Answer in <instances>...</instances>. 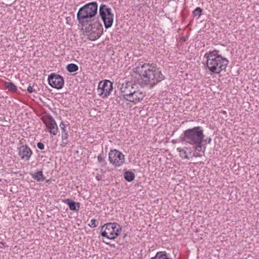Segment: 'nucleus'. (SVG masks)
Here are the masks:
<instances>
[{
	"instance_id": "obj_12",
	"label": "nucleus",
	"mask_w": 259,
	"mask_h": 259,
	"mask_svg": "<svg viewBox=\"0 0 259 259\" xmlns=\"http://www.w3.org/2000/svg\"><path fill=\"white\" fill-rule=\"evenodd\" d=\"M181 158L184 159H189L192 157V150L190 147H179L177 149Z\"/></svg>"
},
{
	"instance_id": "obj_34",
	"label": "nucleus",
	"mask_w": 259,
	"mask_h": 259,
	"mask_svg": "<svg viewBox=\"0 0 259 259\" xmlns=\"http://www.w3.org/2000/svg\"><path fill=\"white\" fill-rule=\"evenodd\" d=\"M1 244H2L3 245H4V243L3 242H1Z\"/></svg>"
},
{
	"instance_id": "obj_33",
	"label": "nucleus",
	"mask_w": 259,
	"mask_h": 259,
	"mask_svg": "<svg viewBox=\"0 0 259 259\" xmlns=\"http://www.w3.org/2000/svg\"><path fill=\"white\" fill-rule=\"evenodd\" d=\"M257 143L259 144V140L257 141Z\"/></svg>"
},
{
	"instance_id": "obj_28",
	"label": "nucleus",
	"mask_w": 259,
	"mask_h": 259,
	"mask_svg": "<svg viewBox=\"0 0 259 259\" xmlns=\"http://www.w3.org/2000/svg\"><path fill=\"white\" fill-rule=\"evenodd\" d=\"M37 148L40 150H43L45 148V145L42 143L38 142L37 144Z\"/></svg>"
},
{
	"instance_id": "obj_7",
	"label": "nucleus",
	"mask_w": 259,
	"mask_h": 259,
	"mask_svg": "<svg viewBox=\"0 0 259 259\" xmlns=\"http://www.w3.org/2000/svg\"><path fill=\"white\" fill-rule=\"evenodd\" d=\"M113 90V83L108 80H102L99 82L97 88L99 96L102 98L108 97Z\"/></svg>"
},
{
	"instance_id": "obj_4",
	"label": "nucleus",
	"mask_w": 259,
	"mask_h": 259,
	"mask_svg": "<svg viewBox=\"0 0 259 259\" xmlns=\"http://www.w3.org/2000/svg\"><path fill=\"white\" fill-rule=\"evenodd\" d=\"M98 4L96 2L86 4L79 8L77 13L78 23L81 25L88 24L97 14Z\"/></svg>"
},
{
	"instance_id": "obj_10",
	"label": "nucleus",
	"mask_w": 259,
	"mask_h": 259,
	"mask_svg": "<svg viewBox=\"0 0 259 259\" xmlns=\"http://www.w3.org/2000/svg\"><path fill=\"white\" fill-rule=\"evenodd\" d=\"M18 155L21 159L29 161L33 154L30 148L27 145H24L18 148Z\"/></svg>"
},
{
	"instance_id": "obj_6",
	"label": "nucleus",
	"mask_w": 259,
	"mask_h": 259,
	"mask_svg": "<svg viewBox=\"0 0 259 259\" xmlns=\"http://www.w3.org/2000/svg\"><path fill=\"white\" fill-rule=\"evenodd\" d=\"M99 15L103 21L105 28H110L113 22L114 14L111 9L105 4H101L99 7Z\"/></svg>"
},
{
	"instance_id": "obj_30",
	"label": "nucleus",
	"mask_w": 259,
	"mask_h": 259,
	"mask_svg": "<svg viewBox=\"0 0 259 259\" xmlns=\"http://www.w3.org/2000/svg\"><path fill=\"white\" fill-rule=\"evenodd\" d=\"M96 179L98 181H100L102 179V175L99 174H97L96 176Z\"/></svg>"
},
{
	"instance_id": "obj_25",
	"label": "nucleus",
	"mask_w": 259,
	"mask_h": 259,
	"mask_svg": "<svg viewBox=\"0 0 259 259\" xmlns=\"http://www.w3.org/2000/svg\"><path fill=\"white\" fill-rule=\"evenodd\" d=\"M202 9L200 7H197L193 11V14L194 16H198L200 17L201 15Z\"/></svg>"
},
{
	"instance_id": "obj_3",
	"label": "nucleus",
	"mask_w": 259,
	"mask_h": 259,
	"mask_svg": "<svg viewBox=\"0 0 259 259\" xmlns=\"http://www.w3.org/2000/svg\"><path fill=\"white\" fill-rule=\"evenodd\" d=\"M204 137L203 128L198 126L184 131L183 134L180 137L179 140L180 142H185L186 144L196 147L198 150V148H199L200 144H202Z\"/></svg>"
},
{
	"instance_id": "obj_31",
	"label": "nucleus",
	"mask_w": 259,
	"mask_h": 259,
	"mask_svg": "<svg viewBox=\"0 0 259 259\" xmlns=\"http://www.w3.org/2000/svg\"><path fill=\"white\" fill-rule=\"evenodd\" d=\"M62 143L61 144V146L62 147H65L67 143H68V141H67V140H64V141H62Z\"/></svg>"
},
{
	"instance_id": "obj_26",
	"label": "nucleus",
	"mask_w": 259,
	"mask_h": 259,
	"mask_svg": "<svg viewBox=\"0 0 259 259\" xmlns=\"http://www.w3.org/2000/svg\"><path fill=\"white\" fill-rule=\"evenodd\" d=\"M135 87H136V85L131 82V89H130L129 90L128 96H127V98H125L126 100V98H129V96H132L136 91V89L135 88Z\"/></svg>"
},
{
	"instance_id": "obj_9",
	"label": "nucleus",
	"mask_w": 259,
	"mask_h": 259,
	"mask_svg": "<svg viewBox=\"0 0 259 259\" xmlns=\"http://www.w3.org/2000/svg\"><path fill=\"white\" fill-rule=\"evenodd\" d=\"M49 84L53 88L61 89L64 84V79L60 75L52 73L48 78Z\"/></svg>"
},
{
	"instance_id": "obj_11",
	"label": "nucleus",
	"mask_w": 259,
	"mask_h": 259,
	"mask_svg": "<svg viewBox=\"0 0 259 259\" xmlns=\"http://www.w3.org/2000/svg\"><path fill=\"white\" fill-rule=\"evenodd\" d=\"M47 127L49 129L50 133L53 135H56L58 128L57 123L52 116L49 117L48 120L45 122Z\"/></svg>"
},
{
	"instance_id": "obj_2",
	"label": "nucleus",
	"mask_w": 259,
	"mask_h": 259,
	"mask_svg": "<svg viewBox=\"0 0 259 259\" xmlns=\"http://www.w3.org/2000/svg\"><path fill=\"white\" fill-rule=\"evenodd\" d=\"M219 50H214L205 54L204 57L206 59V67L211 73L220 74L227 68L229 60L223 57Z\"/></svg>"
},
{
	"instance_id": "obj_21",
	"label": "nucleus",
	"mask_w": 259,
	"mask_h": 259,
	"mask_svg": "<svg viewBox=\"0 0 259 259\" xmlns=\"http://www.w3.org/2000/svg\"><path fill=\"white\" fill-rule=\"evenodd\" d=\"M66 69L69 72H74L78 70V67L75 64L70 63L67 65Z\"/></svg>"
},
{
	"instance_id": "obj_32",
	"label": "nucleus",
	"mask_w": 259,
	"mask_h": 259,
	"mask_svg": "<svg viewBox=\"0 0 259 259\" xmlns=\"http://www.w3.org/2000/svg\"><path fill=\"white\" fill-rule=\"evenodd\" d=\"M207 140L208 143H210L211 141V139L210 138H209L207 139Z\"/></svg>"
},
{
	"instance_id": "obj_14",
	"label": "nucleus",
	"mask_w": 259,
	"mask_h": 259,
	"mask_svg": "<svg viewBox=\"0 0 259 259\" xmlns=\"http://www.w3.org/2000/svg\"><path fill=\"white\" fill-rule=\"evenodd\" d=\"M63 202L69 206L70 210L75 211L79 210L80 206V203L75 202L70 199H65L63 200Z\"/></svg>"
},
{
	"instance_id": "obj_22",
	"label": "nucleus",
	"mask_w": 259,
	"mask_h": 259,
	"mask_svg": "<svg viewBox=\"0 0 259 259\" xmlns=\"http://www.w3.org/2000/svg\"><path fill=\"white\" fill-rule=\"evenodd\" d=\"M5 85L10 91L16 92L17 91V87L13 82H6Z\"/></svg>"
},
{
	"instance_id": "obj_23",
	"label": "nucleus",
	"mask_w": 259,
	"mask_h": 259,
	"mask_svg": "<svg viewBox=\"0 0 259 259\" xmlns=\"http://www.w3.org/2000/svg\"><path fill=\"white\" fill-rule=\"evenodd\" d=\"M99 37L100 35L98 32L96 33L95 31H92L90 34V39L94 41L99 38Z\"/></svg>"
},
{
	"instance_id": "obj_20",
	"label": "nucleus",
	"mask_w": 259,
	"mask_h": 259,
	"mask_svg": "<svg viewBox=\"0 0 259 259\" xmlns=\"http://www.w3.org/2000/svg\"><path fill=\"white\" fill-rule=\"evenodd\" d=\"M124 178L126 181L132 182L135 179V176L134 173L132 171H126L124 173Z\"/></svg>"
},
{
	"instance_id": "obj_18",
	"label": "nucleus",
	"mask_w": 259,
	"mask_h": 259,
	"mask_svg": "<svg viewBox=\"0 0 259 259\" xmlns=\"http://www.w3.org/2000/svg\"><path fill=\"white\" fill-rule=\"evenodd\" d=\"M199 147V148H198V150H197V148H196V147H193L195 149V151L193 154H192V157H201L204 154L205 149L203 150H202V144H200Z\"/></svg>"
},
{
	"instance_id": "obj_13",
	"label": "nucleus",
	"mask_w": 259,
	"mask_h": 259,
	"mask_svg": "<svg viewBox=\"0 0 259 259\" xmlns=\"http://www.w3.org/2000/svg\"><path fill=\"white\" fill-rule=\"evenodd\" d=\"M145 95L142 92L136 91L132 96H129V98H126V101L131 102H138L142 100Z\"/></svg>"
},
{
	"instance_id": "obj_8",
	"label": "nucleus",
	"mask_w": 259,
	"mask_h": 259,
	"mask_svg": "<svg viewBox=\"0 0 259 259\" xmlns=\"http://www.w3.org/2000/svg\"><path fill=\"white\" fill-rule=\"evenodd\" d=\"M109 161L115 167L122 165L125 161L124 155L119 150H111L108 154Z\"/></svg>"
},
{
	"instance_id": "obj_16",
	"label": "nucleus",
	"mask_w": 259,
	"mask_h": 259,
	"mask_svg": "<svg viewBox=\"0 0 259 259\" xmlns=\"http://www.w3.org/2000/svg\"><path fill=\"white\" fill-rule=\"evenodd\" d=\"M60 127L62 131L61 132V137H62V140H67L68 138V133L66 130V125L64 123V122L62 121L61 122L60 124Z\"/></svg>"
},
{
	"instance_id": "obj_24",
	"label": "nucleus",
	"mask_w": 259,
	"mask_h": 259,
	"mask_svg": "<svg viewBox=\"0 0 259 259\" xmlns=\"http://www.w3.org/2000/svg\"><path fill=\"white\" fill-rule=\"evenodd\" d=\"M97 159L99 162L103 164H105L106 163L105 160V156L104 155L103 152H102V153L99 154V155L97 157Z\"/></svg>"
},
{
	"instance_id": "obj_5",
	"label": "nucleus",
	"mask_w": 259,
	"mask_h": 259,
	"mask_svg": "<svg viewBox=\"0 0 259 259\" xmlns=\"http://www.w3.org/2000/svg\"><path fill=\"white\" fill-rule=\"evenodd\" d=\"M122 231V227L116 223H108L102 226V236L113 240L116 238Z\"/></svg>"
},
{
	"instance_id": "obj_19",
	"label": "nucleus",
	"mask_w": 259,
	"mask_h": 259,
	"mask_svg": "<svg viewBox=\"0 0 259 259\" xmlns=\"http://www.w3.org/2000/svg\"><path fill=\"white\" fill-rule=\"evenodd\" d=\"M151 259H170L168 254L165 252H158L156 255Z\"/></svg>"
},
{
	"instance_id": "obj_15",
	"label": "nucleus",
	"mask_w": 259,
	"mask_h": 259,
	"mask_svg": "<svg viewBox=\"0 0 259 259\" xmlns=\"http://www.w3.org/2000/svg\"><path fill=\"white\" fill-rule=\"evenodd\" d=\"M131 82H125L122 83L120 87V91L124 99L128 96L129 90L131 89Z\"/></svg>"
},
{
	"instance_id": "obj_27",
	"label": "nucleus",
	"mask_w": 259,
	"mask_h": 259,
	"mask_svg": "<svg viewBox=\"0 0 259 259\" xmlns=\"http://www.w3.org/2000/svg\"><path fill=\"white\" fill-rule=\"evenodd\" d=\"M98 224L99 222L97 220L93 219L91 220L90 224H89V226L91 228H94L96 227L98 225Z\"/></svg>"
},
{
	"instance_id": "obj_17",
	"label": "nucleus",
	"mask_w": 259,
	"mask_h": 259,
	"mask_svg": "<svg viewBox=\"0 0 259 259\" xmlns=\"http://www.w3.org/2000/svg\"><path fill=\"white\" fill-rule=\"evenodd\" d=\"M32 178L37 182H41L45 180V177L42 171H37L33 174H31Z\"/></svg>"
},
{
	"instance_id": "obj_29",
	"label": "nucleus",
	"mask_w": 259,
	"mask_h": 259,
	"mask_svg": "<svg viewBox=\"0 0 259 259\" xmlns=\"http://www.w3.org/2000/svg\"><path fill=\"white\" fill-rule=\"evenodd\" d=\"M27 90L29 93H32L35 92V90L33 89V87L30 85L28 87Z\"/></svg>"
},
{
	"instance_id": "obj_1",
	"label": "nucleus",
	"mask_w": 259,
	"mask_h": 259,
	"mask_svg": "<svg viewBox=\"0 0 259 259\" xmlns=\"http://www.w3.org/2000/svg\"><path fill=\"white\" fill-rule=\"evenodd\" d=\"M135 72L139 74V83L143 87L152 88L165 78L160 68L153 63H140Z\"/></svg>"
}]
</instances>
